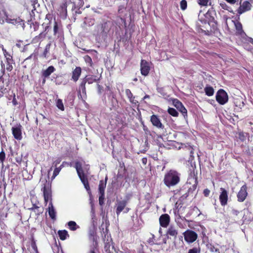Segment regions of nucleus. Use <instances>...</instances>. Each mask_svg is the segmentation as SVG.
<instances>
[{
	"label": "nucleus",
	"mask_w": 253,
	"mask_h": 253,
	"mask_svg": "<svg viewBox=\"0 0 253 253\" xmlns=\"http://www.w3.org/2000/svg\"><path fill=\"white\" fill-rule=\"evenodd\" d=\"M180 173L171 169L166 172L164 177V183L169 188L176 185L180 181Z\"/></svg>",
	"instance_id": "1"
},
{
	"label": "nucleus",
	"mask_w": 253,
	"mask_h": 253,
	"mask_svg": "<svg viewBox=\"0 0 253 253\" xmlns=\"http://www.w3.org/2000/svg\"><path fill=\"white\" fill-rule=\"evenodd\" d=\"M4 21L8 23L17 25V26H20L23 29H24L25 27L24 20H22L19 17L12 19L9 17L4 10H2L1 11H0V24L4 23Z\"/></svg>",
	"instance_id": "2"
},
{
	"label": "nucleus",
	"mask_w": 253,
	"mask_h": 253,
	"mask_svg": "<svg viewBox=\"0 0 253 253\" xmlns=\"http://www.w3.org/2000/svg\"><path fill=\"white\" fill-rule=\"evenodd\" d=\"M183 234L185 241L189 244L194 242L198 238L197 234L191 230H187Z\"/></svg>",
	"instance_id": "3"
},
{
	"label": "nucleus",
	"mask_w": 253,
	"mask_h": 253,
	"mask_svg": "<svg viewBox=\"0 0 253 253\" xmlns=\"http://www.w3.org/2000/svg\"><path fill=\"white\" fill-rule=\"evenodd\" d=\"M216 100L220 104H225L228 100L227 93L223 89H219L216 93Z\"/></svg>",
	"instance_id": "4"
},
{
	"label": "nucleus",
	"mask_w": 253,
	"mask_h": 253,
	"mask_svg": "<svg viewBox=\"0 0 253 253\" xmlns=\"http://www.w3.org/2000/svg\"><path fill=\"white\" fill-rule=\"evenodd\" d=\"M252 5L248 1H244L243 3L240 2V5L237 11L238 14L241 15L252 9Z\"/></svg>",
	"instance_id": "5"
},
{
	"label": "nucleus",
	"mask_w": 253,
	"mask_h": 253,
	"mask_svg": "<svg viewBox=\"0 0 253 253\" xmlns=\"http://www.w3.org/2000/svg\"><path fill=\"white\" fill-rule=\"evenodd\" d=\"M97 81L96 77L95 76H86L85 78H84L81 84H80V89L82 90L83 92H84L85 91V84L87 82L89 84H92L93 82H95Z\"/></svg>",
	"instance_id": "6"
},
{
	"label": "nucleus",
	"mask_w": 253,
	"mask_h": 253,
	"mask_svg": "<svg viewBox=\"0 0 253 253\" xmlns=\"http://www.w3.org/2000/svg\"><path fill=\"white\" fill-rule=\"evenodd\" d=\"M247 187L246 185L242 186L237 194L238 201L242 202L245 201L247 195Z\"/></svg>",
	"instance_id": "7"
},
{
	"label": "nucleus",
	"mask_w": 253,
	"mask_h": 253,
	"mask_svg": "<svg viewBox=\"0 0 253 253\" xmlns=\"http://www.w3.org/2000/svg\"><path fill=\"white\" fill-rule=\"evenodd\" d=\"M221 193L219 195V200L222 206H225L227 204L228 192L223 188H220Z\"/></svg>",
	"instance_id": "8"
},
{
	"label": "nucleus",
	"mask_w": 253,
	"mask_h": 253,
	"mask_svg": "<svg viewBox=\"0 0 253 253\" xmlns=\"http://www.w3.org/2000/svg\"><path fill=\"white\" fill-rule=\"evenodd\" d=\"M21 128L22 126L20 125L12 128V134L14 137L17 140H20L22 138Z\"/></svg>",
	"instance_id": "9"
},
{
	"label": "nucleus",
	"mask_w": 253,
	"mask_h": 253,
	"mask_svg": "<svg viewBox=\"0 0 253 253\" xmlns=\"http://www.w3.org/2000/svg\"><path fill=\"white\" fill-rule=\"evenodd\" d=\"M150 71V67L148 63L144 60H142L141 61V73L143 76H147Z\"/></svg>",
	"instance_id": "10"
},
{
	"label": "nucleus",
	"mask_w": 253,
	"mask_h": 253,
	"mask_svg": "<svg viewBox=\"0 0 253 253\" xmlns=\"http://www.w3.org/2000/svg\"><path fill=\"white\" fill-rule=\"evenodd\" d=\"M170 221V217L168 214H162L159 218L160 225L163 227H167Z\"/></svg>",
	"instance_id": "11"
},
{
	"label": "nucleus",
	"mask_w": 253,
	"mask_h": 253,
	"mask_svg": "<svg viewBox=\"0 0 253 253\" xmlns=\"http://www.w3.org/2000/svg\"><path fill=\"white\" fill-rule=\"evenodd\" d=\"M82 70L81 67H77L74 71L72 72V80L76 82L81 74Z\"/></svg>",
	"instance_id": "12"
},
{
	"label": "nucleus",
	"mask_w": 253,
	"mask_h": 253,
	"mask_svg": "<svg viewBox=\"0 0 253 253\" xmlns=\"http://www.w3.org/2000/svg\"><path fill=\"white\" fill-rule=\"evenodd\" d=\"M173 103L175 107L183 115L187 114V110L180 101L177 100H175L174 101Z\"/></svg>",
	"instance_id": "13"
},
{
	"label": "nucleus",
	"mask_w": 253,
	"mask_h": 253,
	"mask_svg": "<svg viewBox=\"0 0 253 253\" xmlns=\"http://www.w3.org/2000/svg\"><path fill=\"white\" fill-rule=\"evenodd\" d=\"M151 122L154 126L158 128H161L163 126L162 124L161 123L160 119L156 115H153L151 116Z\"/></svg>",
	"instance_id": "14"
},
{
	"label": "nucleus",
	"mask_w": 253,
	"mask_h": 253,
	"mask_svg": "<svg viewBox=\"0 0 253 253\" xmlns=\"http://www.w3.org/2000/svg\"><path fill=\"white\" fill-rule=\"evenodd\" d=\"M232 22L234 23L236 33L240 35H242L244 34V31L243 30L242 25V24L239 22L238 21H232Z\"/></svg>",
	"instance_id": "15"
},
{
	"label": "nucleus",
	"mask_w": 253,
	"mask_h": 253,
	"mask_svg": "<svg viewBox=\"0 0 253 253\" xmlns=\"http://www.w3.org/2000/svg\"><path fill=\"white\" fill-rule=\"evenodd\" d=\"M6 65L5 67V65L2 62L1 63V70L3 72H4L5 69H6L8 71H11L13 69V64H14V61L10 62V61H6Z\"/></svg>",
	"instance_id": "16"
},
{
	"label": "nucleus",
	"mask_w": 253,
	"mask_h": 253,
	"mask_svg": "<svg viewBox=\"0 0 253 253\" xmlns=\"http://www.w3.org/2000/svg\"><path fill=\"white\" fill-rule=\"evenodd\" d=\"M126 205V201H122L118 203L116 209V213L118 215L123 211Z\"/></svg>",
	"instance_id": "17"
},
{
	"label": "nucleus",
	"mask_w": 253,
	"mask_h": 253,
	"mask_svg": "<svg viewBox=\"0 0 253 253\" xmlns=\"http://www.w3.org/2000/svg\"><path fill=\"white\" fill-rule=\"evenodd\" d=\"M48 214L52 219H55L56 218V212L53 207L52 203L50 202L48 206Z\"/></svg>",
	"instance_id": "18"
},
{
	"label": "nucleus",
	"mask_w": 253,
	"mask_h": 253,
	"mask_svg": "<svg viewBox=\"0 0 253 253\" xmlns=\"http://www.w3.org/2000/svg\"><path fill=\"white\" fill-rule=\"evenodd\" d=\"M75 168L79 177L84 176L82 169V165L80 162H77L76 163Z\"/></svg>",
	"instance_id": "19"
},
{
	"label": "nucleus",
	"mask_w": 253,
	"mask_h": 253,
	"mask_svg": "<svg viewBox=\"0 0 253 253\" xmlns=\"http://www.w3.org/2000/svg\"><path fill=\"white\" fill-rule=\"evenodd\" d=\"M55 71V68L53 66H50L48 68L42 72V75L45 78L49 77L51 73Z\"/></svg>",
	"instance_id": "20"
},
{
	"label": "nucleus",
	"mask_w": 253,
	"mask_h": 253,
	"mask_svg": "<svg viewBox=\"0 0 253 253\" xmlns=\"http://www.w3.org/2000/svg\"><path fill=\"white\" fill-rule=\"evenodd\" d=\"M126 94L129 99V101L133 104H136L138 102L134 99L135 97L133 96L132 93L129 89H126L125 90Z\"/></svg>",
	"instance_id": "21"
},
{
	"label": "nucleus",
	"mask_w": 253,
	"mask_h": 253,
	"mask_svg": "<svg viewBox=\"0 0 253 253\" xmlns=\"http://www.w3.org/2000/svg\"><path fill=\"white\" fill-rule=\"evenodd\" d=\"M81 181L82 182L83 184H84V188L86 189V191L88 192V194H90V189L89 186V184L88 182L87 179L85 177V176H83L81 177H80Z\"/></svg>",
	"instance_id": "22"
},
{
	"label": "nucleus",
	"mask_w": 253,
	"mask_h": 253,
	"mask_svg": "<svg viewBox=\"0 0 253 253\" xmlns=\"http://www.w3.org/2000/svg\"><path fill=\"white\" fill-rule=\"evenodd\" d=\"M106 183H107V178H105V180H101L100 181L99 184V194H104V191L105 189L106 188Z\"/></svg>",
	"instance_id": "23"
},
{
	"label": "nucleus",
	"mask_w": 253,
	"mask_h": 253,
	"mask_svg": "<svg viewBox=\"0 0 253 253\" xmlns=\"http://www.w3.org/2000/svg\"><path fill=\"white\" fill-rule=\"evenodd\" d=\"M178 232L176 227L170 226L167 231V234L171 236L176 237L177 235Z\"/></svg>",
	"instance_id": "24"
},
{
	"label": "nucleus",
	"mask_w": 253,
	"mask_h": 253,
	"mask_svg": "<svg viewBox=\"0 0 253 253\" xmlns=\"http://www.w3.org/2000/svg\"><path fill=\"white\" fill-rule=\"evenodd\" d=\"M94 19L90 18H85L84 22L83 27H86V26H90L94 24Z\"/></svg>",
	"instance_id": "25"
},
{
	"label": "nucleus",
	"mask_w": 253,
	"mask_h": 253,
	"mask_svg": "<svg viewBox=\"0 0 253 253\" xmlns=\"http://www.w3.org/2000/svg\"><path fill=\"white\" fill-rule=\"evenodd\" d=\"M58 234L60 239L62 240H64L67 238V236H69L68 232L66 230H59L58 232Z\"/></svg>",
	"instance_id": "26"
},
{
	"label": "nucleus",
	"mask_w": 253,
	"mask_h": 253,
	"mask_svg": "<svg viewBox=\"0 0 253 253\" xmlns=\"http://www.w3.org/2000/svg\"><path fill=\"white\" fill-rule=\"evenodd\" d=\"M68 225L69 229L72 231H75L79 228V226L76 224L75 221H70L68 222Z\"/></svg>",
	"instance_id": "27"
},
{
	"label": "nucleus",
	"mask_w": 253,
	"mask_h": 253,
	"mask_svg": "<svg viewBox=\"0 0 253 253\" xmlns=\"http://www.w3.org/2000/svg\"><path fill=\"white\" fill-rule=\"evenodd\" d=\"M204 90L206 95L208 96H212L214 93V89L211 86H207L205 88Z\"/></svg>",
	"instance_id": "28"
},
{
	"label": "nucleus",
	"mask_w": 253,
	"mask_h": 253,
	"mask_svg": "<svg viewBox=\"0 0 253 253\" xmlns=\"http://www.w3.org/2000/svg\"><path fill=\"white\" fill-rule=\"evenodd\" d=\"M53 32L54 35L55 36H57V37H59V35L60 33V28L56 21H55L54 22V25L53 27Z\"/></svg>",
	"instance_id": "29"
},
{
	"label": "nucleus",
	"mask_w": 253,
	"mask_h": 253,
	"mask_svg": "<svg viewBox=\"0 0 253 253\" xmlns=\"http://www.w3.org/2000/svg\"><path fill=\"white\" fill-rule=\"evenodd\" d=\"M56 106L60 110L63 111L64 110V107L62 101L60 99H58L56 102Z\"/></svg>",
	"instance_id": "30"
},
{
	"label": "nucleus",
	"mask_w": 253,
	"mask_h": 253,
	"mask_svg": "<svg viewBox=\"0 0 253 253\" xmlns=\"http://www.w3.org/2000/svg\"><path fill=\"white\" fill-rule=\"evenodd\" d=\"M168 111L170 115L173 117H177L178 115L177 111L172 108H169Z\"/></svg>",
	"instance_id": "31"
},
{
	"label": "nucleus",
	"mask_w": 253,
	"mask_h": 253,
	"mask_svg": "<svg viewBox=\"0 0 253 253\" xmlns=\"http://www.w3.org/2000/svg\"><path fill=\"white\" fill-rule=\"evenodd\" d=\"M75 5H77V8L79 10L80 8L83 6L84 2L83 0H76L74 2ZM76 8V6H75V9Z\"/></svg>",
	"instance_id": "32"
},
{
	"label": "nucleus",
	"mask_w": 253,
	"mask_h": 253,
	"mask_svg": "<svg viewBox=\"0 0 253 253\" xmlns=\"http://www.w3.org/2000/svg\"><path fill=\"white\" fill-rule=\"evenodd\" d=\"M201 250L199 247H194L188 251V253H200Z\"/></svg>",
	"instance_id": "33"
},
{
	"label": "nucleus",
	"mask_w": 253,
	"mask_h": 253,
	"mask_svg": "<svg viewBox=\"0 0 253 253\" xmlns=\"http://www.w3.org/2000/svg\"><path fill=\"white\" fill-rule=\"evenodd\" d=\"M64 163V162L63 163V164L61 165V166L59 168H56L55 169L53 174V176L54 177H56L59 174L60 171L61 170V168L63 166Z\"/></svg>",
	"instance_id": "34"
},
{
	"label": "nucleus",
	"mask_w": 253,
	"mask_h": 253,
	"mask_svg": "<svg viewBox=\"0 0 253 253\" xmlns=\"http://www.w3.org/2000/svg\"><path fill=\"white\" fill-rule=\"evenodd\" d=\"M187 7V1L185 0H182L180 2V8L182 10L186 9Z\"/></svg>",
	"instance_id": "35"
},
{
	"label": "nucleus",
	"mask_w": 253,
	"mask_h": 253,
	"mask_svg": "<svg viewBox=\"0 0 253 253\" xmlns=\"http://www.w3.org/2000/svg\"><path fill=\"white\" fill-rule=\"evenodd\" d=\"M43 195H44L45 200L47 201L50 197V195H49V192L45 190V187L44 188V189H43Z\"/></svg>",
	"instance_id": "36"
},
{
	"label": "nucleus",
	"mask_w": 253,
	"mask_h": 253,
	"mask_svg": "<svg viewBox=\"0 0 253 253\" xmlns=\"http://www.w3.org/2000/svg\"><path fill=\"white\" fill-rule=\"evenodd\" d=\"M199 4L203 6H207L209 3V0H198Z\"/></svg>",
	"instance_id": "37"
},
{
	"label": "nucleus",
	"mask_w": 253,
	"mask_h": 253,
	"mask_svg": "<svg viewBox=\"0 0 253 253\" xmlns=\"http://www.w3.org/2000/svg\"><path fill=\"white\" fill-rule=\"evenodd\" d=\"M84 60L87 63L89 64L90 66H92V59L89 56H85L84 57Z\"/></svg>",
	"instance_id": "38"
},
{
	"label": "nucleus",
	"mask_w": 253,
	"mask_h": 253,
	"mask_svg": "<svg viewBox=\"0 0 253 253\" xmlns=\"http://www.w3.org/2000/svg\"><path fill=\"white\" fill-rule=\"evenodd\" d=\"M220 6L223 9H226L231 12H233V11L231 10L230 7L227 5L225 3H221L220 4Z\"/></svg>",
	"instance_id": "39"
},
{
	"label": "nucleus",
	"mask_w": 253,
	"mask_h": 253,
	"mask_svg": "<svg viewBox=\"0 0 253 253\" xmlns=\"http://www.w3.org/2000/svg\"><path fill=\"white\" fill-rule=\"evenodd\" d=\"M104 194H100V196L99 197V203L100 205H102L104 203Z\"/></svg>",
	"instance_id": "40"
},
{
	"label": "nucleus",
	"mask_w": 253,
	"mask_h": 253,
	"mask_svg": "<svg viewBox=\"0 0 253 253\" xmlns=\"http://www.w3.org/2000/svg\"><path fill=\"white\" fill-rule=\"evenodd\" d=\"M5 153L3 151H2L0 153V161L1 162H3L5 159Z\"/></svg>",
	"instance_id": "41"
},
{
	"label": "nucleus",
	"mask_w": 253,
	"mask_h": 253,
	"mask_svg": "<svg viewBox=\"0 0 253 253\" xmlns=\"http://www.w3.org/2000/svg\"><path fill=\"white\" fill-rule=\"evenodd\" d=\"M5 58L6 59V61H10L12 62L13 61V60L12 59V56L10 54L7 55L5 56Z\"/></svg>",
	"instance_id": "42"
},
{
	"label": "nucleus",
	"mask_w": 253,
	"mask_h": 253,
	"mask_svg": "<svg viewBox=\"0 0 253 253\" xmlns=\"http://www.w3.org/2000/svg\"><path fill=\"white\" fill-rule=\"evenodd\" d=\"M90 204H91V216H92V218L93 219L95 217V211H94V209L93 208V205L92 203V202H90Z\"/></svg>",
	"instance_id": "43"
},
{
	"label": "nucleus",
	"mask_w": 253,
	"mask_h": 253,
	"mask_svg": "<svg viewBox=\"0 0 253 253\" xmlns=\"http://www.w3.org/2000/svg\"><path fill=\"white\" fill-rule=\"evenodd\" d=\"M203 193L205 197H208L210 195V190L208 189H205L204 190Z\"/></svg>",
	"instance_id": "44"
},
{
	"label": "nucleus",
	"mask_w": 253,
	"mask_h": 253,
	"mask_svg": "<svg viewBox=\"0 0 253 253\" xmlns=\"http://www.w3.org/2000/svg\"><path fill=\"white\" fill-rule=\"evenodd\" d=\"M210 250L211 252H215L216 253H220L219 250L215 248L214 247H212L211 248Z\"/></svg>",
	"instance_id": "45"
},
{
	"label": "nucleus",
	"mask_w": 253,
	"mask_h": 253,
	"mask_svg": "<svg viewBox=\"0 0 253 253\" xmlns=\"http://www.w3.org/2000/svg\"><path fill=\"white\" fill-rule=\"evenodd\" d=\"M32 247L36 253H38V249L35 242L32 243Z\"/></svg>",
	"instance_id": "46"
},
{
	"label": "nucleus",
	"mask_w": 253,
	"mask_h": 253,
	"mask_svg": "<svg viewBox=\"0 0 253 253\" xmlns=\"http://www.w3.org/2000/svg\"><path fill=\"white\" fill-rule=\"evenodd\" d=\"M2 51H3V55H4V57H5L6 55H7L10 54V53H9V52H8L6 51V50L3 48V47H2Z\"/></svg>",
	"instance_id": "47"
},
{
	"label": "nucleus",
	"mask_w": 253,
	"mask_h": 253,
	"mask_svg": "<svg viewBox=\"0 0 253 253\" xmlns=\"http://www.w3.org/2000/svg\"><path fill=\"white\" fill-rule=\"evenodd\" d=\"M61 161V160L60 158L57 159L54 162V164H55V166H56L58 164H59L60 163Z\"/></svg>",
	"instance_id": "48"
},
{
	"label": "nucleus",
	"mask_w": 253,
	"mask_h": 253,
	"mask_svg": "<svg viewBox=\"0 0 253 253\" xmlns=\"http://www.w3.org/2000/svg\"><path fill=\"white\" fill-rule=\"evenodd\" d=\"M45 37V34L42 33H41L38 37L36 38H44Z\"/></svg>",
	"instance_id": "49"
},
{
	"label": "nucleus",
	"mask_w": 253,
	"mask_h": 253,
	"mask_svg": "<svg viewBox=\"0 0 253 253\" xmlns=\"http://www.w3.org/2000/svg\"><path fill=\"white\" fill-rule=\"evenodd\" d=\"M244 137H245L243 133H239V138L240 139H241L242 140H244Z\"/></svg>",
	"instance_id": "50"
},
{
	"label": "nucleus",
	"mask_w": 253,
	"mask_h": 253,
	"mask_svg": "<svg viewBox=\"0 0 253 253\" xmlns=\"http://www.w3.org/2000/svg\"><path fill=\"white\" fill-rule=\"evenodd\" d=\"M109 248V247H108L107 245H105V249L106 250V252H107L108 253H112L111 251L110 250V249Z\"/></svg>",
	"instance_id": "51"
},
{
	"label": "nucleus",
	"mask_w": 253,
	"mask_h": 253,
	"mask_svg": "<svg viewBox=\"0 0 253 253\" xmlns=\"http://www.w3.org/2000/svg\"><path fill=\"white\" fill-rule=\"evenodd\" d=\"M226 1L231 4H234L236 2V0H226Z\"/></svg>",
	"instance_id": "52"
},
{
	"label": "nucleus",
	"mask_w": 253,
	"mask_h": 253,
	"mask_svg": "<svg viewBox=\"0 0 253 253\" xmlns=\"http://www.w3.org/2000/svg\"><path fill=\"white\" fill-rule=\"evenodd\" d=\"M232 211L233 214L236 215H237L239 213V211L235 210H233Z\"/></svg>",
	"instance_id": "53"
},
{
	"label": "nucleus",
	"mask_w": 253,
	"mask_h": 253,
	"mask_svg": "<svg viewBox=\"0 0 253 253\" xmlns=\"http://www.w3.org/2000/svg\"><path fill=\"white\" fill-rule=\"evenodd\" d=\"M12 103L13 105H16L17 104V101L16 100L15 97L14 96L13 100H12Z\"/></svg>",
	"instance_id": "54"
},
{
	"label": "nucleus",
	"mask_w": 253,
	"mask_h": 253,
	"mask_svg": "<svg viewBox=\"0 0 253 253\" xmlns=\"http://www.w3.org/2000/svg\"><path fill=\"white\" fill-rule=\"evenodd\" d=\"M149 243H151V244H154V242H153L152 239H149Z\"/></svg>",
	"instance_id": "55"
},
{
	"label": "nucleus",
	"mask_w": 253,
	"mask_h": 253,
	"mask_svg": "<svg viewBox=\"0 0 253 253\" xmlns=\"http://www.w3.org/2000/svg\"><path fill=\"white\" fill-rule=\"evenodd\" d=\"M149 98V95H145V96L144 97L143 99H146V98Z\"/></svg>",
	"instance_id": "56"
},
{
	"label": "nucleus",
	"mask_w": 253,
	"mask_h": 253,
	"mask_svg": "<svg viewBox=\"0 0 253 253\" xmlns=\"http://www.w3.org/2000/svg\"><path fill=\"white\" fill-rule=\"evenodd\" d=\"M146 161V159H143V163H145Z\"/></svg>",
	"instance_id": "57"
},
{
	"label": "nucleus",
	"mask_w": 253,
	"mask_h": 253,
	"mask_svg": "<svg viewBox=\"0 0 253 253\" xmlns=\"http://www.w3.org/2000/svg\"><path fill=\"white\" fill-rule=\"evenodd\" d=\"M31 56H32V55H30L29 57H28L27 58V59H28L31 58Z\"/></svg>",
	"instance_id": "58"
},
{
	"label": "nucleus",
	"mask_w": 253,
	"mask_h": 253,
	"mask_svg": "<svg viewBox=\"0 0 253 253\" xmlns=\"http://www.w3.org/2000/svg\"><path fill=\"white\" fill-rule=\"evenodd\" d=\"M76 13H81V11H79V12H77V11H75Z\"/></svg>",
	"instance_id": "59"
},
{
	"label": "nucleus",
	"mask_w": 253,
	"mask_h": 253,
	"mask_svg": "<svg viewBox=\"0 0 253 253\" xmlns=\"http://www.w3.org/2000/svg\"><path fill=\"white\" fill-rule=\"evenodd\" d=\"M90 253H95L93 251H91Z\"/></svg>",
	"instance_id": "60"
},
{
	"label": "nucleus",
	"mask_w": 253,
	"mask_h": 253,
	"mask_svg": "<svg viewBox=\"0 0 253 253\" xmlns=\"http://www.w3.org/2000/svg\"><path fill=\"white\" fill-rule=\"evenodd\" d=\"M48 26L46 27V28H45V31H46V29L48 28Z\"/></svg>",
	"instance_id": "61"
},
{
	"label": "nucleus",
	"mask_w": 253,
	"mask_h": 253,
	"mask_svg": "<svg viewBox=\"0 0 253 253\" xmlns=\"http://www.w3.org/2000/svg\"><path fill=\"white\" fill-rule=\"evenodd\" d=\"M154 235H152V239H154Z\"/></svg>",
	"instance_id": "62"
},
{
	"label": "nucleus",
	"mask_w": 253,
	"mask_h": 253,
	"mask_svg": "<svg viewBox=\"0 0 253 253\" xmlns=\"http://www.w3.org/2000/svg\"><path fill=\"white\" fill-rule=\"evenodd\" d=\"M137 80V79H134V81H136Z\"/></svg>",
	"instance_id": "63"
}]
</instances>
